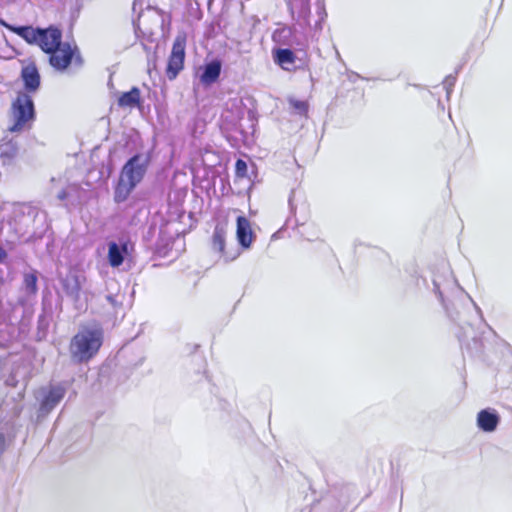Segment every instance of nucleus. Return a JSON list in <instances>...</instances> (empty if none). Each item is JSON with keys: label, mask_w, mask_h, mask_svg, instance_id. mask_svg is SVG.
Masks as SVG:
<instances>
[{"label": "nucleus", "mask_w": 512, "mask_h": 512, "mask_svg": "<svg viewBox=\"0 0 512 512\" xmlns=\"http://www.w3.org/2000/svg\"><path fill=\"white\" fill-rule=\"evenodd\" d=\"M27 210L29 214H37V209L34 207L28 206Z\"/></svg>", "instance_id": "30"}, {"label": "nucleus", "mask_w": 512, "mask_h": 512, "mask_svg": "<svg viewBox=\"0 0 512 512\" xmlns=\"http://www.w3.org/2000/svg\"><path fill=\"white\" fill-rule=\"evenodd\" d=\"M136 186L137 185H135L134 183H132L120 176L118 183L114 190L115 202L121 203V202L126 201Z\"/></svg>", "instance_id": "18"}, {"label": "nucleus", "mask_w": 512, "mask_h": 512, "mask_svg": "<svg viewBox=\"0 0 512 512\" xmlns=\"http://www.w3.org/2000/svg\"><path fill=\"white\" fill-rule=\"evenodd\" d=\"M146 170L147 163L142 161V156L140 154H136L123 166L120 176L137 185L144 178Z\"/></svg>", "instance_id": "10"}, {"label": "nucleus", "mask_w": 512, "mask_h": 512, "mask_svg": "<svg viewBox=\"0 0 512 512\" xmlns=\"http://www.w3.org/2000/svg\"><path fill=\"white\" fill-rule=\"evenodd\" d=\"M309 226H291V232H289V237H296L298 235L304 236L306 231L300 230V228H308Z\"/></svg>", "instance_id": "26"}, {"label": "nucleus", "mask_w": 512, "mask_h": 512, "mask_svg": "<svg viewBox=\"0 0 512 512\" xmlns=\"http://www.w3.org/2000/svg\"><path fill=\"white\" fill-rule=\"evenodd\" d=\"M143 241L160 257L169 256L174 246L183 244L181 233L172 231L171 226H148Z\"/></svg>", "instance_id": "4"}, {"label": "nucleus", "mask_w": 512, "mask_h": 512, "mask_svg": "<svg viewBox=\"0 0 512 512\" xmlns=\"http://www.w3.org/2000/svg\"><path fill=\"white\" fill-rule=\"evenodd\" d=\"M186 42L187 37L185 33L178 34L174 39L165 70L166 76L170 81L175 80L184 69Z\"/></svg>", "instance_id": "7"}, {"label": "nucleus", "mask_w": 512, "mask_h": 512, "mask_svg": "<svg viewBox=\"0 0 512 512\" xmlns=\"http://www.w3.org/2000/svg\"><path fill=\"white\" fill-rule=\"evenodd\" d=\"M117 104L121 108H133L141 105V92L138 87H132L130 91L122 93Z\"/></svg>", "instance_id": "16"}, {"label": "nucleus", "mask_w": 512, "mask_h": 512, "mask_svg": "<svg viewBox=\"0 0 512 512\" xmlns=\"http://www.w3.org/2000/svg\"><path fill=\"white\" fill-rule=\"evenodd\" d=\"M481 322H485L481 308L469 297Z\"/></svg>", "instance_id": "28"}, {"label": "nucleus", "mask_w": 512, "mask_h": 512, "mask_svg": "<svg viewBox=\"0 0 512 512\" xmlns=\"http://www.w3.org/2000/svg\"><path fill=\"white\" fill-rule=\"evenodd\" d=\"M307 241H311L310 237H304Z\"/></svg>", "instance_id": "31"}, {"label": "nucleus", "mask_w": 512, "mask_h": 512, "mask_svg": "<svg viewBox=\"0 0 512 512\" xmlns=\"http://www.w3.org/2000/svg\"><path fill=\"white\" fill-rule=\"evenodd\" d=\"M4 26L29 45H36L48 56L49 65L57 72L81 68L84 58L75 42L63 41V32L56 25L46 28L32 26Z\"/></svg>", "instance_id": "1"}, {"label": "nucleus", "mask_w": 512, "mask_h": 512, "mask_svg": "<svg viewBox=\"0 0 512 512\" xmlns=\"http://www.w3.org/2000/svg\"><path fill=\"white\" fill-rule=\"evenodd\" d=\"M289 105L300 116H308L309 103L307 101L292 98L289 99Z\"/></svg>", "instance_id": "23"}, {"label": "nucleus", "mask_w": 512, "mask_h": 512, "mask_svg": "<svg viewBox=\"0 0 512 512\" xmlns=\"http://www.w3.org/2000/svg\"><path fill=\"white\" fill-rule=\"evenodd\" d=\"M68 196H69V193L67 192V190H62L57 195L59 200H65V199H67Z\"/></svg>", "instance_id": "29"}, {"label": "nucleus", "mask_w": 512, "mask_h": 512, "mask_svg": "<svg viewBox=\"0 0 512 512\" xmlns=\"http://www.w3.org/2000/svg\"><path fill=\"white\" fill-rule=\"evenodd\" d=\"M18 154V145L13 139L4 137L0 143V159L4 165L10 164Z\"/></svg>", "instance_id": "15"}, {"label": "nucleus", "mask_w": 512, "mask_h": 512, "mask_svg": "<svg viewBox=\"0 0 512 512\" xmlns=\"http://www.w3.org/2000/svg\"><path fill=\"white\" fill-rule=\"evenodd\" d=\"M296 54L288 48H279L273 51V60L282 69L290 71V66L296 62Z\"/></svg>", "instance_id": "14"}, {"label": "nucleus", "mask_w": 512, "mask_h": 512, "mask_svg": "<svg viewBox=\"0 0 512 512\" xmlns=\"http://www.w3.org/2000/svg\"><path fill=\"white\" fill-rule=\"evenodd\" d=\"M500 423V416L495 409L486 408L477 414V426L483 432H494Z\"/></svg>", "instance_id": "13"}, {"label": "nucleus", "mask_w": 512, "mask_h": 512, "mask_svg": "<svg viewBox=\"0 0 512 512\" xmlns=\"http://www.w3.org/2000/svg\"><path fill=\"white\" fill-rule=\"evenodd\" d=\"M465 336H466V332L465 331L463 332V334L458 335V338H459V341L461 343L462 349L464 348V337ZM465 349H466V351L471 356H478V355H480L481 352H482V349H483V343H482L481 338L473 336L472 337V343L471 344L468 343L465 346Z\"/></svg>", "instance_id": "22"}, {"label": "nucleus", "mask_w": 512, "mask_h": 512, "mask_svg": "<svg viewBox=\"0 0 512 512\" xmlns=\"http://www.w3.org/2000/svg\"><path fill=\"white\" fill-rule=\"evenodd\" d=\"M228 216H233L235 218L236 224H249L248 219L238 209L229 210Z\"/></svg>", "instance_id": "25"}, {"label": "nucleus", "mask_w": 512, "mask_h": 512, "mask_svg": "<svg viewBox=\"0 0 512 512\" xmlns=\"http://www.w3.org/2000/svg\"><path fill=\"white\" fill-rule=\"evenodd\" d=\"M110 286H114L116 292L114 293L113 291H109L105 295V299L109 303V305L117 312V310L121 308L123 305V302L125 300V294L120 292L117 282L113 281L110 284Z\"/></svg>", "instance_id": "20"}, {"label": "nucleus", "mask_w": 512, "mask_h": 512, "mask_svg": "<svg viewBox=\"0 0 512 512\" xmlns=\"http://www.w3.org/2000/svg\"><path fill=\"white\" fill-rule=\"evenodd\" d=\"M289 226H282L278 231H276L272 235V240L280 239L285 237V234L288 232Z\"/></svg>", "instance_id": "27"}, {"label": "nucleus", "mask_w": 512, "mask_h": 512, "mask_svg": "<svg viewBox=\"0 0 512 512\" xmlns=\"http://www.w3.org/2000/svg\"><path fill=\"white\" fill-rule=\"evenodd\" d=\"M432 283L433 291L440 300L448 317L455 322L461 330H464L465 328L461 322L460 313L458 311L454 312L449 306V298L457 293H462L463 290L447 264L442 263L439 269L433 273Z\"/></svg>", "instance_id": "3"}, {"label": "nucleus", "mask_w": 512, "mask_h": 512, "mask_svg": "<svg viewBox=\"0 0 512 512\" xmlns=\"http://www.w3.org/2000/svg\"><path fill=\"white\" fill-rule=\"evenodd\" d=\"M210 246L212 252L217 254L219 259H223L225 263L234 261L240 255V250L237 248L226 249V230L224 226H215Z\"/></svg>", "instance_id": "9"}, {"label": "nucleus", "mask_w": 512, "mask_h": 512, "mask_svg": "<svg viewBox=\"0 0 512 512\" xmlns=\"http://www.w3.org/2000/svg\"><path fill=\"white\" fill-rule=\"evenodd\" d=\"M103 343V330L100 327H84L71 339L69 352L75 364L89 362L96 356Z\"/></svg>", "instance_id": "2"}, {"label": "nucleus", "mask_w": 512, "mask_h": 512, "mask_svg": "<svg viewBox=\"0 0 512 512\" xmlns=\"http://www.w3.org/2000/svg\"><path fill=\"white\" fill-rule=\"evenodd\" d=\"M61 288L65 295L74 303L80 299L81 277L77 273L69 272L65 276L59 278Z\"/></svg>", "instance_id": "11"}, {"label": "nucleus", "mask_w": 512, "mask_h": 512, "mask_svg": "<svg viewBox=\"0 0 512 512\" xmlns=\"http://www.w3.org/2000/svg\"><path fill=\"white\" fill-rule=\"evenodd\" d=\"M66 389L62 385H50L39 390L40 400L39 416L48 415L64 398Z\"/></svg>", "instance_id": "8"}, {"label": "nucleus", "mask_w": 512, "mask_h": 512, "mask_svg": "<svg viewBox=\"0 0 512 512\" xmlns=\"http://www.w3.org/2000/svg\"><path fill=\"white\" fill-rule=\"evenodd\" d=\"M11 117L13 120L9 131L19 133L30 129L36 118V111L32 97L24 91H19L11 103Z\"/></svg>", "instance_id": "5"}, {"label": "nucleus", "mask_w": 512, "mask_h": 512, "mask_svg": "<svg viewBox=\"0 0 512 512\" xmlns=\"http://www.w3.org/2000/svg\"><path fill=\"white\" fill-rule=\"evenodd\" d=\"M221 73V63L218 60L211 61L205 65L204 71L200 76V80L205 85L216 82Z\"/></svg>", "instance_id": "17"}, {"label": "nucleus", "mask_w": 512, "mask_h": 512, "mask_svg": "<svg viewBox=\"0 0 512 512\" xmlns=\"http://www.w3.org/2000/svg\"><path fill=\"white\" fill-rule=\"evenodd\" d=\"M248 166L243 159H238L235 163V174L238 178L247 177Z\"/></svg>", "instance_id": "24"}, {"label": "nucleus", "mask_w": 512, "mask_h": 512, "mask_svg": "<svg viewBox=\"0 0 512 512\" xmlns=\"http://www.w3.org/2000/svg\"><path fill=\"white\" fill-rule=\"evenodd\" d=\"M252 226H237L236 237L242 249L250 248L251 244L256 238V235L251 229Z\"/></svg>", "instance_id": "19"}, {"label": "nucleus", "mask_w": 512, "mask_h": 512, "mask_svg": "<svg viewBox=\"0 0 512 512\" xmlns=\"http://www.w3.org/2000/svg\"><path fill=\"white\" fill-rule=\"evenodd\" d=\"M38 277L37 272H29L25 273L23 276V290L28 296H34L37 294L38 291Z\"/></svg>", "instance_id": "21"}, {"label": "nucleus", "mask_w": 512, "mask_h": 512, "mask_svg": "<svg viewBox=\"0 0 512 512\" xmlns=\"http://www.w3.org/2000/svg\"><path fill=\"white\" fill-rule=\"evenodd\" d=\"M107 261L113 268L135 260V242L128 233L115 235L107 240Z\"/></svg>", "instance_id": "6"}, {"label": "nucleus", "mask_w": 512, "mask_h": 512, "mask_svg": "<svg viewBox=\"0 0 512 512\" xmlns=\"http://www.w3.org/2000/svg\"><path fill=\"white\" fill-rule=\"evenodd\" d=\"M21 79L24 84L25 93H35L39 89L41 78L35 62L31 61L22 67Z\"/></svg>", "instance_id": "12"}]
</instances>
